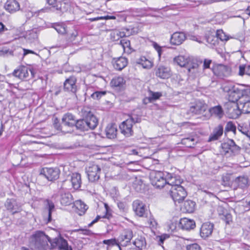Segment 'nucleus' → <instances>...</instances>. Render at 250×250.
I'll return each instance as SVG.
<instances>
[{
    "label": "nucleus",
    "mask_w": 250,
    "mask_h": 250,
    "mask_svg": "<svg viewBox=\"0 0 250 250\" xmlns=\"http://www.w3.org/2000/svg\"><path fill=\"white\" fill-rule=\"evenodd\" d=\"M186 34L182 32H175L173 33L170 39V43L173 45H180L186 40Z\"/></svg>",
    "instance_id": "14"
},
{
    "label": "nucleus",
    "mask_w": 250,
    "mask_h": 250,
    "mask_svg": "<svg viewBox=\"0 0 250 250\" xmlns=\"http://www.w3.org/2000/svg\"><path fill=\"white\" fill-rule=\"evenodd\" d=\"M234 182L242 188H247L249 186V179L247 176L242 175L235 178Z\"/></svg>",
    "instance_id": "31"
},
{
    "label": "nucleus",
    "mask_w": 250,
    "mask_h": 250,
    "mask_svg": "<svg viewBox=\"0 0 250 250\" xmlns=\"http://www.w3.org/2000/svg\"><path fill=\"white\" fill-rule=\"evenodd\" d=\"M238 74L241 76L245 74L250 76V65H240L239 66Z\"/></svg>",
    "instance_id": "43"
},
{
    "label": "nucleus",
    "mask_w": 250,
    "mask_h": 250,
    "mask_svg": "<svg viewBox=\"0 0 250 250\" xmlns=\"http://www.w3.org/2000/svg\"><path fill=\"white\" fill-rule=\"evenodd\" d=\"M217 40L219 39L221 41H227L228 38L222 30H218L215 34Z\"/></svg>",
    "instance_id": "55"
},
{
    "label": "nucleus",
    "mask_w": 250,
    "mask_h": 250,
    "mask_svg": "<svg viewBox=\"0 0 250 250\" xmlns=\"http://www.w3.org/2000/svg\"><path fill=\"white\" fill-rule=\"evenodd\" d=\"M222 184L224 186H228L229 185V182L230 180L229 176L228 175H223L222 176Z\"/></svg>",
    "instance_id": "63"
},
{
    "label": "nucleus",
    "mask_w": 250,
    "mask_h": 250,
    "mask_svg": "<svg viewBox=\"0 0 250 250\" xmlns=\"http://www.w3.org/2000/svg\"><path fill=\"white\" fill-rule=\"evenodd\" d=\"M223 125L221 124L218 125L215 127L209 136L208 142H210L218 140L223 135Z\"/></svg>",
    "instance_id": "23"
},
{
    "label": "nucleus",
    "mask_w": 250,
    "mask_h": 250,
    "mask_svg": "<svg viewBox=\"0 0 250 250\" xmlns=\"http://www.w3.org/2000/svg\"><path fill=\"white\" fill-rule=\"evenodd\" d=\"M110 84L118 90H123L125 87V80L121 76L115 77L111 80Z\"/></svg>",
    "instance_id": "27"
},
{
    "label": "nucleus",
    "mask_w": 250,
    "mask_h": 250,
    "mask_svg": "<svg viewBox=\"0 0 250 250\" xmlns=\"http://www.w3.org/2000/svg\"><path fill=\"white\" fill-rule=\"evenodd\" d=\"M147 9L146 8H134V9H130V11L131 13V15L133 17H144V16H150L152 17H156L155 15H152L151 14H147L146 13V10Z\"/></svg>",
    "instance_id": "33"
},
{
    "label": "nucleus",
    "mask_w": 250,
    "mask_h": 250,
    "mask_svg": "<svg viewBox=\"0 0 250 250\" xmlns=\"http://www.w3.org/2000/svg\"><path fill=\"white\" fill-rule=\"evenodd\" d=\"M240 108L241 112L245 114L250 113V101L244 102L242 100L239 101Z\"/></svg>",
    "instance_id": "39"
},
{
    "label": "nucleus",
    "mask_w": 250,
    "mask_h": 250,
    "mask_svg": "<svg viewBox=\"0 0 250 250\" xmlns=\"http://www.w3.org/2000/svg\"><path fill=\"white\" fill-rule=\"evenodd\" d=\"M245 91L238 87L233 86L228 91L229 103H236L238 100H242Z\"/></svg>",
    "instance_id": "9"
},
{
    "label": "nucleus",
    "mask_w": 250,
    "mask_h": 250,
    "mask_svg": "<svg viewBox=\"0 0 250 250\" xmlns=\"http://www.w3.org/2000/svg\"><path fill=\"white\" fill-rule=\"evenodd\" d=\"M127 120L131 121V124L133 125V124L141 122V118L139 116L132 114Z\"/></svg>",
    "instance_id": "54"
},
{
    "label": "nucleus",
    "mask_w": 250,
    "mask_h": 250,
    "mask_svg": "<svg viewBox=\"0 0 250 250\" xmlns=\"http://www.w3.org/2000/svg\"><path fill=\"white\" fill-rule=\"evenodd\" d=\"M74 232H79L80 234H83L85 235H91L92 232L91 230L88 229H76L73 230Z\"/></svg>",
    "instance_id": "57"
},
{
    "label": "nucleus",
    "mask_w": 250,
    "mask_h": 250,
    "mask_svg": "<svg viewBox=\"0 0 250 250\" xmlns=\"http://www.w3.org/2000/svg\"><path fill=\"white\" fill-rule=\"evenodd\" d=\"M120 44L122 46L124 51H125V49H126L127 53L130 52V41L126 39H122L120 40Z\"/></svg>",
    "instance_id": "48"
},
{
    "label": "nucleus",
    "mask_w": 250,
    "mask_h": 250,
    "mask_svg": "<svg viewBox=\"0 0 250 250\" xmlns=\"http://www.w3.org/2000/svg\"><path fill=\"white\" fill-rule=\"evenodd\" d=\"M221 218L226 224H229L230 222H232V216L227 210L223 212V214L221 215Z\"/></svg>",
    "instance_id": "51"
},
{
    "label": "nucleus",
    "mask_w": 250,
    "mask_h": 250,
    "mask_svg": "<svg viewBox=\"0 0 250 250\" xmlns=\"http://www.w3.org/2000/svg\"><path fill=\"white\" fill-rule=\"evenodd\" d=\"M112 63L115 69L122 70L126 66L128 63V61L126 58L120 57L117 58H113L112 60Z\"/></svg>",
    "instance_id": "24"
},
{
    "label": "nucleus",
    "mask_w": 250,
    "mask_h": 250,
    "mask_svg": "<svg viewBox=\"0 0 250 250\" xmlns=\"http://www.w3.org/2000/svg\"><path fill=\"white\" fill-rule=\"evenodd\" d=\"M5 207L12 214H14L20 211V206L18 204L17 200L14 198L7 199L4 204Z\"/></svg>",
    "instance_id": "17"
},
{
    "label": "nucleus",
    "mask_w": 250,
    "mask_h": 250,
    "mask_svg": "<svg viewBox=\"0 0 250 250\" xmlns=\"http://www.w3.org/2000/svg\"><path fill=\"white\" fill-rule=\"evenodd\" d=\"M222 153L229 156L237 155L239 153L240 147L236 145L233 140L229 139L221 144Z\"/></svg>",
    "instance_id": "5"
},
{
    "label": "nucleus",
    "mask_w": 250,
    "mask_h": 250,
    "mask_svg": "<svg viewBox=\"0 0 250 250\" xmlns=\"http://www.w3.org/2000/svg\"><path fill=\"white\" fill-rule=\"evenodd\" d=\"M205 39L207 42L209 44H210V45H215L218 43V41L216 36L214 34H206L205 36Z\"/></svg>",
    "instance_id": "46"
},
{
    "label": "nucleus",
    "mask_w": 250,
    "mask_h": 250,
    "mask_svg": "<svg viewBox=\"0 0 250 250\" xmlns=\"http://www.w3.org/2000/svg\"><path fill=\"white\" fill-rule=\"evenodd\" d=\"M46 202L48 208V219L47 223H49L51 221L52 212L54 209L55 206L53 202L49 200H46Z\"/></svg>",
    "instance_id": "45"
},
{
    "label": "nucleus",
    "mask_w": 250,
    "mask_h": 250,
    "mask_svg": "<svg viewBox=\"0 0 250 250\" xmlns=\"http://www.w3.org/2000/svg\"><path fill=\"white\" fill-rule=\"evenodd\" d=\"M213 227V224L211 223H204L200 228L201 236L204 239L209 237L212 233Z\"/></svg>",
    "instance_id": "21"
},
{
    "label": "nucleus",
    "mask_w": 250,
    "mask_h": 250,
    "mask_svg": "<svg viewBox=\"0 0 250 250\" xmlns=\"http://www.w3.org/2000/svg\"><path fill=\"white\" fill-rule=\"evenodd\" d=\"M133 237V232L131 229H126L119 236L118 238V246L120 250H122L121 247H126L130 242Z\"/></svg>",
    "instance_id": "10"
},
{
    "label": "nucleus",
    "mask_w": 250,
    "mask_h": 250,
    "mask_svg": "<svg viewBox=\"0 0 250 250\" xmlns=\"http://www.w3.org/2000/svg\"><path fill=\"white\" fill-rule=\"evenodd\" d=\"M165 173L166 181H167L166 186L171 187L170 188H176L177 187L181 186L182 181L179 176L167 172H166Z\"/></svg>",
    "instance_id": "11"
},
{
    "label": "nucleus",
    "mask_w": 250,
    "mask_h": 250,
    "mask_svg": "<svg viewBox=\"0 0 250 250\" xmlns=\"http://www.w3.org/2000/svg\"><path fill=\"white\" fill-rule=\"evenodd\" d=\"M196 143V141L193 136H189L183 138L181 140V143L188 147H192Z\"/></svg>",
    "instance_id": "40"
},
{
    "label": "nucleus",
    "mask_w": 250,
    "mask_h": 250,
    "mask_svg": "<svg viewBox=\"0 0 250 250\" xmlns=\"http://www.w3.org/2000/svg\"><path fill=\"white\" fill-rule=\"evenodd\" d=\"M131 121L126 119L119 126L122 134L126 137H130L133 134V125L131 124Z\"/></svg>",
    "instance_id": "16"
},
{
    "label": "nucleus",
    "mask_w": 250,
    "mask_h": 250,
    "mask_svg": "<svg viewBox=\"0 0 250 250\" xmlns=\"http://www.w3.org/2000/svg\"><path fill=\"white\" fill-rule=\"evenodd\" d=\"M103 243L108 246H114L117 245L118 246V239H111L107 240H104L103 241Z\"/></svg>",
    "instance_id": "58"
},
{
    "label": "nucleus",
    "mask_w": 250,
    "mask_h": 250,
    "mask_svg": "<svg viewBox=\"0 0 250 250\" xmlns=\"http://www.w3.org/2000/svg\"><path fill=\"white\" fill-rule=\"evenodd\" d=\"M79 38H81V37L79 35L78 30L75 29L68 34V41L75 44L78 42Z\"/></svg>",
    "instance_id": "41"
},
{
    "label": "nucleus",
    "mask_w": 250,
    "mask_h": 250,
    "mask_svg": "<svg viewBox=\"0 0 250 250\" xmlns=\"http://www.w3.org/2000/svg\"><path fill=\"white\" fill-rule=\"evenodd\" d=\"M200 246L194 243L187 246V250H201Z\"/></svg>",
    "instance_id": "59"
},
{
    "label": "nucleus",
    "mask_w": 250,
    "mask_h": 250,
    "mask_svg": "<svg viewBox=\"0 0 250 250\" xmlns=\"http://www.w3.org/2000/svg\"><path fill=\"white\" fill-rule=\"evenodd\" d=\"M117 129L114 124L109 125L105 129L106 137L109 139H113L116 137Z\"/></svg>",
    "instance_id": "35"
},
{
    "label": "nucleus",
    "mask_w": 250,
    "mask_h": 250,
    "mask_svg": "<svg viewBox=\"0 0 250 250\" xmlns=\"http://www.w3.org/2000/svg\"><path fill=\"white\" fill-rule=\"evenodd\" d=\"M133 208L136 215L139 217L144 216L146 212V206L139 200H135L133 203Z\"/></svg>",
    "instance_id": "25"
},
{
    "label": "nucleus",
    "mask_w": 250,
    "mask_h": 250,
    "mask_svg": "<svg viewBox=\"0 0 250 250\" xmlns=\"http://www.w3.org/2000/svg\"><path fill=\"white\" fill-rule=\"evenodd\" d=\"M106 92L105 91H97L95 92H94L91 96V97L93 99H97L99 100L102 97L105 95Z\"/></svg>",
    "instance_id": "56"
},
{
    "label": "nucleus",
    "mask_w": 250,
    "mask_h": 250,
    "mask_svg": "<svg viewBox=\"0 0 250 250\" xmlns=\"http://www.w3.org/2000/svg\"><path fill=\"white\" fill-rule=\"evenodd\" d=\"M56 243L58 245L59 248L60 250H66L68 247L67 241L62 238L58 239Z\"/></svg>",
    "instance_id": "49"
},
{
    "label": "nucleus",
    "mask_w": 250,
    "mask_h": 250,
    "mask_svg": "<svg viewBox=\"0 0 250 250\" xmlns=\"http://www.w3.org/2000/svg\"><path fill=\"white\" fill-rule=\"evenodd\" d=\"M13 74L21 80H24L29 75L28 69L25 66H20L14 71Z\"/></svg>",
    "instance_id": "28"
},
{
    "label": "nucleus",
    "mask_w": 250,
    "mask_h": 250,
    "mask_svg": "<svg viewBox=\"0 0 250 250\" xmlns=\"http://www.w3.org/2000/svg\"><path fill=\"white\" fill-rule=\"evenodd\" d=\"M60 201L63 206H69L74 203V199L72 194L66 192L60 194Z\"/></svg>",
    "instance_id": "29"
},
{
    "label": "nucleus",
    "mask_w": 250,
    "mask_h": 250,
    "mask_svg": "<svg viewBox=\"0 0 250 250\" xmlns=\"http://www.w3.org/2000/svg\"><path fill=\"white\" fill-rule=\"evenodd\" d=\"M53 125L55 129L61 131L64 133H71L72 131V129H66L65 127H63L62 124V125H60L58 119L57 118L54 120Z\"/></svg>",
    "instance_id": "42"
},
{
    "label": "nucleus",
    "mask_w": 250,
    "mask_h": 250,
    "mask_svg": "<svg viewBox=\"0 0 250 250\" xmlns=\"http://www.w3.org/2000/svg\"><path fill=\"white\" fill-rule=\"evenodd\" d=\"M83 118L76 120L75 127L76 129L84 132L94 129L98 125V119L89 110L83 108L82 110Z\"/></svg>",
    "instance_id": "1"
},
{
    "label": "nucleus",
    "mask_w": 250,
    "mask_h": 250,
    "mask_svg": "<svg viewBox=\"0 0 250 250\" xmlns=\"http://www.w3.org/2000/svg\"><path fill=\"white\" fill-rule=\"evenodd\" d=\"M117 206L118 208L122 211H125L126 209V204L125 202H118L117 203Z\"/></svg>",
    "instance_id": "60"
},
{
    "label": "nucleus",
    "mask_w": 250,
    "mask_h": 250,
    "mask_svg": "<svg viewBox=\"0 0 250 250\" xmlns=\"http://www.w3.org/2000/svg\"><path fill=\"white\" fill-rule=\"evenodd\" d=\"M69 179L63 181L61 182H58V186L60 185V189L65 188H67L65 184L67 183L70 182L71 183V187L75 190L79 189L81 186L82 179L81 175L80 173L74 172L68 176Z\"/></svg>",
    "instance_id": "3"
},
{
    "label": "nucleus",
    "mask_w": 250,
    "mask_h": 250,
    "mask_svg": "<svg viewBox=\"0 0 250 250\" xmlns=\"http://www.w3.org/2000/svg\"><path fill=\"white\" fill-rule=\"evenodd\" d=\"M76 121L75 116L69 113L64 114L62 119L63 127H65L66 129H71L72 127L75 126Z\"/></svg>",
    "instance_id": "15"
},
{
    "label": "nucleus",
    "mask_w": 250,
    "mask_h": 250,
    "mask_svg": "<svg viewBox=\"0 0 250 250\" xmlns=\"http://www.w3.org/2000/svg\"><path fill=\"white\" fill-rule=\"evenodd\" d=\"M207 105L201 101H198L194 105L191 106L189 111L195 114H203L207 109Z\"/></svg>",
    "instance_id": "19"
},
{
    "label": "nucleus",
    "mask_w": 250,
    "mask_h": 250,
    "mask_svg": "<svg viewBox=\"0 0 250 250\" xmlns=\"http://www.w3.org/2000/svg\"><path fill=\"white\" fill-rule=\"evenodd\" d=\"M153 45L154 48L157 51L159 56L160 57L162 52L161 47L159 44H158L156 42H154L153 43Z\"/></svg>",
    "instance_id": "64"
},
{
    "label": "nucleus",
    "mask_w": 250,
    "mask_h": 250,
    "mask_svg": "<svg viewBox=\"0 0 250 250\" xmlns=\"http://www.w3.org/2000/svg\"><path fill=\"white\" fill-rule=\"evenodd\" d=\"M195 203L191 200L186 201L183 205V208L187 212L192 213L195 209Z\"/></svg>",
    "instance_id": "38"
},
{
    "label": "nucleus",
    "mask_w": 250,
    "mask_h": 250,
    "mask_svg": "<svg viewBox=\"0 0 250 250\" xmlns=\"http://www.w3.org/2000/svg\"><path fill=\"white\" fill-rule=\"evenodd\" d=\"M177 223L176 222H170L168 225L169 230H170L171 232H174L176 231L177 228Z\"/></svg>",
    "instance_id": "62"
},
{
    "label": "nucleus",
    "mask_w": 250,
    "mask_h": 250,
    "mask_svg": "<svg viewBox=\"0 0 250 250\" xmlns=\"http://www.w3.org/2000/svg\"><path fill=\"white\" fill-rule=\"evenodd\" d=\"M188 67V71L190 72H191L192 69H197L198 67V64L197 63H192L191 62L188 65H187Z\"/></svg>",
    "instance_id": "61"
},
{
    "label": "nucleus",
    "mask_w": 250,
    "mask_h": 250,
    "mask_svg": "<svg viewBox=\"0 0 250 250\" xmlns=\"http://www.w3.org/2000/svg\"><path fill=\"white\" fill-rule=\"evenodd\" d=\"M179 227L183 230H190L195 228L196 224L193 220L183 218L180 219Z\"/></svg>",
    "instance_id": "20"
},
{
    "label": "nucleus",
    "mask_w": 250,
    "mask_h": 250,
    "mask_svg": "<svg viewBox=\"0 0 250 250\" xmlns=\"http://www.w3.org/2000/svg\"><path fill=\"white\" fill-rule=\"evenodd\" d=\"M4 7L10 13H15L20 9V4L16 0H7L4 4Z\"/></svg>",
    "instance_id": "26"
},
{
    "label": "nucleus",
    "mask_w": 250,
    "mask_h": 250,
    "mask_svg": "<svg viewBox=\"0 0 250 250\" xmlns=\"http://www.w3.org/2000/svg\"><path fill=\"white\" fill-rule=\"evenodd\" d=\"M86 172L88 180L91 182H95L100 179L101 168L100 166L91 163L86 168Z\"/></svg>",
    "instance_id": "6"
},
{
    "label": "nucleus",
    "mask_w": 250,
    "mask_h": 250,
    "mask_svg": "<svg viewBox=\"0 0 250 250\" xmlns=\"http://www.w3.org/2000/svg\"><path fill=\"white\" fill-rule=\"evenodd\" d=\"M137 63L141 64L144 68L149 69L152 66V62L144 56L140 57L137 61Z\"/></svg>",
    "instance_id": "37"
},
{
    "label": "nucleus",
    "mask_w": 250,
    "mask_h": 250,
    "mask_svg": "<svg viewBox=\"0 0 250 250\" xmlns=\"http://www.w3.org/2000/svg\"><path fill=\"white\" fill-rule=\"evenodd\" d=\"M69 8L68 3L64 2H59L56 3L53 7L52 9H50L53 11L56 10L58 14H61L66 12Z\"/></svg>",
    "instance_id": "30"
},
{
    "label": "nucleus",
    "mask_w": 250,
    "mask_h": 250,
    "mask_svg": "<svg viewBox=\"0 0 250 250\" xmlns=\"http://www.w3.org/2000/svg\"><path fill=\"white\" fill-rule=\"evenodd\" d=\"M173 60L181 67H186L190 62V58L185 56H178L175 57Z\"/></svg>",
    "instance_id": "32"
},
{
    "label": "nucleus",
    "mask_w": 250,
    "mask_h": 250,
    "mask_svg": "<svg viewBox=\"0 0 250 250\" xmlns=\"http://www.w3.org/2000/svg\"><path fill=\"white\" fill-rule=\"evenodd\" d=\"M74 205L76 208L83 213H84L88 208L87 206L81 200L76 201Z\"/></svg>",
    "instance_id": "47"
},
{
    "label": "nucleus",
    "mask_w": 250,
    "mask_h": 250,
    "mask_svg": "<svg viewBox=\"0 0 250 250\" xmlns=\"http://www.w3.org/2000/svg\"><path fill=\"white\" fill-rule=\"evenodd\" d=\"M236 130V126L232 122L229 121L227 123L226 125L225 126V132L232 131L234 133H235Z\"/></svg>",
    "instance_id": "52"
},
{
    "label": "nucleus",
    "mask_w": 250,
    "mask_h": 250,
    "mask_svg": "<svg viewBox=\"0 0 250 250\" xmlns=\"http://www.w3.org/2000/svg\"><path fill=\"white\" fill-rule=\"evenodd\" d=\"M214 75L220 78L227 77L229 74V69L227 66L223 64H218L213 68Z\"/></svg>",
    "instance_id": "18"
},
{
    "label": "nucleus",
    "mask_w": 250,
    "mask_h": 250,
    "mask_svg": "<svg viewBox=\"0 0 250 250\" xmlns=\"http://www.w3.org/2000/svg\"><path fill=\"white\" fill-rule=\"evenodd\" d=\"M151 184L158 188H162L166 185L165 172L160 171H153L150 174Z\"/></svg>",
    "instance_id": "4"
},
{
    "label": "nucleus",
    "mask_w": 250,
    "mask_h": 250,
    "mask_svg": "<svg viewBox=\"0 0 250 250\" xmlns=\"http://www.w3.org/2000/svg\"><path fill=\"white\" fill-rule=\"evenodd\" d=\"M162 96V94L160 92H153L151 90L149 91V96L152 102L159 99Z\"/></svg>",
    "instance_id": "53"
},
{
    "label": "nucleus",
    "mask_w": 250,
    "mask_h": 250,
    "mask_svg": "<svg viewBox=\"0 0 250 250\" xmlns=\"http://www.w3.org/2000/svg\"><path fill=\"white\" fill-rule=\"evenodd\" d=\"M26 38L29 40L32 41L38 38L37 30L33 29L28 31L26 34Z\"/></svg>",
    "instance_id": "50"
},
{
    "label": "nucleus",
    "mask_w": 250,
    "mask_h": 250,
    "mask_svg": "<svg viewBox=\"0 0 250 250\" xmlns=\"http://www.w3.org/2000/svg\"><path fill=\"white\" fill-rule=\"evenodd\" d=\"M77 79L75 77L72 76L66 79L63 83V89L65 91L70 92L75 94L77 87L76 84Z\"/></svg>",
    "instance_id": "12"
},
{
    "label": "nucleus",
    "mask_w": 250,
    "mask_h": 250,
    "mask_svg": "<svg viewBox=\"0 0 250 250\" xmlns=\"http://www.w3.org/2000/svg\"><path fill=\"white\" fill-rule=\"evenodd\" d=\"M227 112L232 118H237L241 114L239 103H228L227 104Z\"/></svg>",
    "instance_id": "13"
},
{
    "label": "nucleus",
    "mask_w": 250,
    "mask_h": 250,
    "mask_svg": "<svg viewBox=\"0 0 250 250\" xmlns=\"http://www.w3.org/2000/svg\"><path fill=\"white\" fill-rule=\"evenodd\" d=\"M208 111L211 116H214L219 119L224 115V111L220 105L212 107L209 109Z\"/></svg>",
    "instance_id": "34"
},
{
    "label": "nucleus",
    "mask_w": 250,
    "mask_h": 250,
    "mask_svg": "<svg viewBox=\"0 0 250 250\" xmlns=\"http://www.w3.org/2000/svg\"><path fill=\"white\" fill-rule=\"evenodd\" d=\"M60 171L58 168L45 167L42 168L41 175H43L48 181H54L60 176Z\"/></svg>",
    "instance_id": "8"
},
{
    "label": "nucleus",
    "mask_w": 250,
    "mask_h": 250,
    "mask_svg": "<svg viewBox=\"0 0 250 250\" xmlns=\"http://www.w3.org/2000/svg\"><path fill=\"white\" fill-rule=\"evenodd\" d=\"M51 27L54 28L60 34L64 35L67 32V27L63 23H54L51 25Z\"/></svg>",
    "instance_id": "36"
},
{
    "label": "nucleus",
    "mask_w": 250,
    "mask_h": 250,
    "mask_svg": "<svg viewBox=\"0 0 250 250\" xmlns=\"http://www.w3.org/2000/svg\"><path fill=\"white\" fill-rule=\"evenodd\" d=\"M156 76L161 79H168L171 76V71L169 67L164 65H159L155 69Z\"/></svg>",
    "instance_id": "22"
},
{
    "label": "nucleus",
    "mask_w": 250,
    "mask_h": 250,
    "mask_svg": "<svg viewBox=\"0 0 250 250\" xmlns=\"http://www.w3.org/2000/svg\"><path fill=\"white\" fill-rule=\"evenodd\" d=\"M170 196L175 203H180L187 196L186 191L183 187L179 186L176 188H170Z\"/></svg>",
    "instance_id": "7"
},
{
    "label": "nucleus",
    "mask_w": 250,
    "mask_h": 250,
    "mask_svg": "<svg viewBox=\"0 0 250 250\" xmlns=\"http://www.w3.org/2000/svg\"><path fill=\"white\" fill-rule=\"evenodd\" d=\"M133 244L139 249V250H142L146 246L145 239L142 237L138 238L135 239L133 242Z\"/></svg>",
    "instance_id": "44"
},
{
    "label": "nucleus",
    "mask_w": 250,
    "mask_h": 250,
    "mask_svg": "<svg viewBox=\"0 0 250 250\" xmlns=\"http://www.w3.org/2000/svg\"><path fill=\"white\" fill-rule=\"evenodd\" d=\"M48 242H50L49 237L43 231L38 230L31 235L30 245L36 250H46Z\"/></svg>",
    "instance_id": "2"
}]
</instances>
